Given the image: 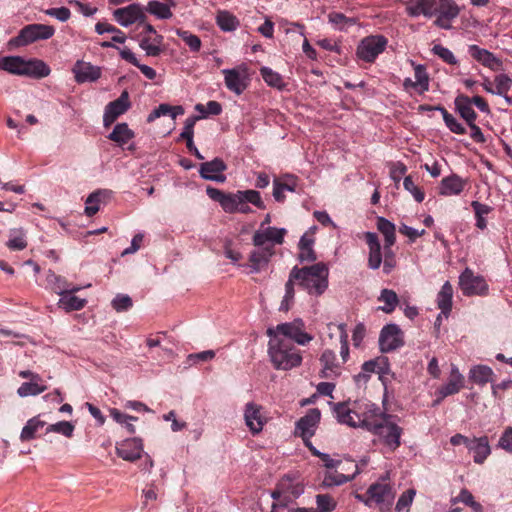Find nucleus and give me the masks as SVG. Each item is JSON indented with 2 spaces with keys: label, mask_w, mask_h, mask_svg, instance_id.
I'll list each match as a JSON object with an SVG mask.
<instances>
[{
  "label": "nucleus",
  "mask_w": 512,
  "mask_h": 512,
  "mask_svg": "<svg viewBox=\"0 0 512 512\" xmlns=\"http://www.w3.org/2000/svg\"><path fill=\"white\" fill-rule=\"evenodd\" d=\"M404 345V335L397 324H386L380 331L379 348L383 353L394 351Z\"/></svg>",
  "instance_id": "nucleus-8"
},
{
  "label": "nucleus",
  "mask_w": 512,
  "mask_h": 512,
  "mask_svg": "<svg viewBox=\"0 0 512 512\" xmlns=\"http://www.w3.org/2000/svg\"><path fill=\"white\" fill-rule=\"evenodd\" d=\"M367 495L370 496L372 503L387 507L391 505L394 498L391 485L383 482H377L370 485L367 490Z\"/></svg>",
  "instance_id": "nucleus-21"
},
{
  "label": "nucleus",
  "mask_w": 512,
  "mask_h": 512,
  "mask_svg": "<svg viewBox=\"0 0 512 512\" xmlns=\"http://www.w3.org/2000/svg\"><path fill=\"white\" fill-rule=\"evenodd\" d=\"M348 464L353 467L351 474H343L337 471L327 472L323 478V485L327 487L340 486L353 480L360 473L359 466L358 463H354L353 461H349Z\"/></svg>",
  "instance_id": "nucleus-29"
},
{
  "label": "nucleus",
  "mask_w": 512,
  "mask_h": 512,
  "mask_svg": "<svg viewBox=\"0 0 512 512\" xmlns=\"http://www.w3.org/2000/svg\"><path fill=\"white\" fill-rule=\"evenodd\" d=\"M456 111L459 113L467 124H471L476 121L477 114L472 108L470 103V97L464 94H459L454 100Z\"/></svg>",
  "instance_id": "nucleus-33"
},
{
  "label": "nucleus",
  "mask_w": 512,
  "mask_h": 512,
  "mask_svg": "<svg viewBox=\"0 0 512 512\" xmlns=\"http://www.w3.org/2000/svg\"><path fill=\"white\" fill-rule=\"evenodd\" d=\"M113 197V191L109 189H98L87 197L85 214L88 217L94 216L100 209V204H107Z\"/></svg>",
  "instance_id": "nucleus-25"
},
{
  "label": "nucleus",
  "mask_w": 512,
  "mask_h": 512,
  "mask_svg": "<svg viewBox=\"0 0 512 512\" xmlns=\"http://www.w3.org/2000/svg\"><path fill=\"white\" fill-rule=\"evenodd\" d=\"M227 169V165L221 158H214L211 161L204 162L200 165L199 174L205 180L215 182H224L226 176L222 173Z\"/></svg>",
  "instance_id": "nucleus-19"
},
{
  "label": "nucleus",
  "mask_w": 512,
  "mask_h": 512,
  "mask_svg": "<svg viewBox=\"0 0 512 512\" xmlns=\"http://www.w3.org/2000/svg\"><path fill=\"white\" fill-rule=\"evenodd\" d=\"M494 375L493 370L486 365H476L470 369L469 378L470 380L478 385H485L492 381Z\"/></svg>",
  "instance_id": "nucleus-41"
},
{
  "label": "nucleus",
  "mask_w": 512,
  "mask_h": 512,
  "mask_svg": "<svg viewBox=\"0 0 512 512\" xmlns=\"http://www.w3.org/2000/svg\"><path fill=\"white\" fill-rule=\"evenodd\" d=\"M144 10L156 16L158 19H169L172 17L170 7L160 1H149Z\"/></svg>",
  "instance_id": "nucleus-50"
},
{
  "label": "nucleus",
  "mask_w": 512,
  "mask_h": 512,
  "mask_svg": "<svg viewBox=\"0 0 512 512\" xmlns=\"http://www.w3.org/2000/svg\"><path fill=\"white\" fill-rule=\"evenodd\" d=\"M262 407L254 402L245 405L244 420L250 432L255 435L263 430L266 419L261 413Z\"/></svg>",
  "instance_id": "nucleus-18"
},
{
  "label": "nucleus",
  "mask_w": 512,
  "mask_h": 512,
  "mask_svg": "<svg viewBox=\"0 0 512 512\" xmlns=\"http://www.w3.org/2000/svg\"><path fill=\"white\" fill-rule=\"evenodd\" d=\"M304 322L297 318L292 322L278 324L275 328H268L267 334L270 338L282 335L287 340H293L299 345H306L313 337L304 331Z\"/></svg>",
  "instance_id": "nucleus-4"
},
{
  "label": "nucleus",
  "mask_w": 512,
  "mask_h": 512,
  "mask_svg": "<svg viewBox=\"0 0 512 512\" xmlns=\"http://www.w3.org/2000/svg\"><path fill=\"white\" fill-rule=\"evenodd\" d=\"M111 305L117 312H124L128 311L133 306V302L129 295L117 294L112 300Z\"/></svg>",
  "instance_id": "nucleus-63"
},
{
  "label": "nucleus",
  "mask_w": 512,
  "mask_h": 512,
  "mask_svg": "<svg viewBox=\"0 0 512 512\" xmlns=\"http://www.w3.org/2000/svg\"><path fill=\"white\" fill-rule=\"evenodd\" d=\"M464 386V377L459 372L458 368L453 365L451 368L450 376L448 382L442 385L437 391L436 394H441L442 398H446L450 395H454L458 393Z\"/></svg>",
  "instance_id": "nucleus-27"
},
{
  "label": "nucleus",
  "mask_w": 512,
  "mask_h": 512,
  "mask_svg": "<svg viewBox=\"0 0 512 512\" xmlns=\"http://www.w3.org/2000/svg\"><path fill=\"white\" fill-rule=\"evenodd\" d=\"M45 425L46 422L41 420L39 416L29 419L25 426L22 428L20 440L25 442L34 439L37 436L39 430H41Z\"/></svg>",
  "instance_id": "nucleus-42"
},
{
  "label": "nucleus",
  "mask_w": 512,
  "mask_h": 512,
  "mask_svg": "<svg viewBox=\"0 0 512 512\" xmlns=\"http://www.w3.org/2000/svg\"><path fill=\"white\" fill-rule=\"evenodd\" d=\"M55 33V29L51 25L46 24H29L24 26L18 35L11 40L16 46H26L39 40H47Z\"/></svg>",
  "instance_id": "nucleus-5"
},
{
  "label": "nucleus",
  "mask_w": 512,
  "mask_h": 512,
  "mask_svg": "<svg viewBox=\"0 0 512 512\" xmlns=\"http://www.w3.org/2000/svg\"><path fill=\"white\" fill-rule=\"evenodd\" d=\"M176 34L186 43L192 52H198L200 50L201 40L197 35L182 29H177Z\"/></svg>",
  "instance_id": "nucleus-55"
},
{
  "label": "nucleus",
  "mask_w": 512,
  "mask_h": 512,
  "mask_svg": "<svg viewBox=\"0 0 512 512\" xmlns=\"http://www.w3.org/2000/svg\"><path fill=\"white\" fill-rule=\"evenodd\" d=\"M113 17L122 27H128L134 23L141 25L146 20L145 10L139 3H132L114 10Z\"/></svg>",
  "instance_id": "nucleus-12"
},
{
  "label": "nucleus",
  "mask_w": 512,
  "mask_h": 512,
  "mask_svg": "<svg viewBox=\"0 0 512 512\" xmlns=\"http://www.w3.org/2000/svg\"><path fill=\"white\" fill-rule=\"evenodd\" d=\"M216 23L224 32L235 31L239 26V20L228 11H218L216 15Z\"/></svg>",
  "instance_id": "nucleus-47"
},
{
  "label": "nucleus",
  "mask_w": 512,
  "mask_h": 512,
  "mask_svg": "<svg viewBox=\"0 0 512 512\" xmlns=\"http://www.w3.org/2000/svg\"><path fill=\"white\" fill-rule=\"evenodd\" d=\"M25 59L20 56H6L0 59V70L24 76Z\"/></svg>",
  "instance_id": "nucleus-37"
},
{
  "label": "nucleus",
  "mask_w": 512,
  "mask_h": 512,
  "mask_svg": "<svg viewBox=\"0 0 512 512\" xmlns=\"http://www.w3.org/2000/svg\"><path fill=\"white\" fill-rule=\"evenodd\" d=\"M459 286L465 296L486 295L488 292V285L484 278L475 275L469 268L460 274Z\"/></svg>",
  "instance_id": "nucleus-11"
},
{
  "label": "nucleus",
  "mask_w": 512,
  "mask_h": 512,
  "mask_svg": "<svg viewBox=\"0 0 512 512\" xmlns=\"http://www.w3.org/2000/svg\"><path fill=\"white\" fill-rule=\"evenodd\" d=\"M46 282L51 290L60 296L67 292L69 283L67 279L51 270L46 275Z\"/></svg>",
  "instance_id": "nucleus-48"
},
{
  "label": "nucleus",
  "mask_w": 512,
  "mask_h": 512,
  "mask_svg": "<svg viewBox=\"0 0 512 512\" xmlns=\"http://www.w3.org/2000/svg\"><path fill=\"white\" fill-rule=\"evenodd\" d=\"M320 362L323 366L321 377L332 378L337 377L340 374L337 357L333 350L326 349L320 357Z\"/></svg>",
  "instance_id": "nucleus-32"
},
{
  "label": "nucleus",
  "mask_w": 512,
  "mask_h": 512,
  "mask_svg": "<svg viewBox=\"0 0 512 512\" xmlns=\"http://www.w3.org/2000/svg\"><path fill=\"white\" fill-rule=\"evenodd\" d=\"M304 493V487L300 483H292L288 478H283L282 502H273L271 512H280V509H290V505Z\"/></svg>",
  "instance_id": "nucleus-14"
},
{
  "label": "nucleus",
  "mask_w": 512,
  "mask_h": 512,
  "mask_svg": "<svg viewBox=\"0 0 512 512\" xmlns=\"http://www.w3.org/2000/svg\"><path fill=\"white\" fill-rule=\"evenodd\" d=\"M38 381L39 380H34L22 383L17 390V394L20 397L36 396L41 394L47 389V387L45 385H40Z\"/></svg>",
  "instance_id": "nucleus-51"
},
{
  "label": "nucleus",
  "mask_w": 512,
  "mask_h": 512,
  "mask_svg": "<svg viewBox=\"0 0 512 512\" xmlns=\"http://www.w3.org/2000/svg\"><path fill=\"white\" fill-rule=\"evenodd\" d=\"M495 95H505L512 87V79L507 74H498L494 79Z\"/></svg>",
  "instance_id": "nucleus-60"
},
{
  "label": "nucleus",
  "mask_w": 512,
  "mask_h": 512,
  "mask_svg": "<svg viewBox=\"0 0 512 512\" xmlns=\"http://www.w3.org/2000/svg\"><path fill=\"white\" fill-rule=\"evenodd\" d=\"M364 238L369 249L367 265L371 270H377L383 257L379 238L375 232H365Z\"/></svg>",
  "instance_id": "nucleus-22"
},
{
  "label": "nucleus",
  "mask_w": 512,
  "mask_h": 512,
  "mask_svg": "<svg viewBox=\"0 0 512 512\" xmlns=\"http://www.w3.org/2000/svg\"><path fill=\"white\" fill-rule=\"evenodd\" d=\"M468 53L474 60L491 70H497L502 65V62L492 52L478 45H469Z\"/></svg>",
  "instance_id": "nucleus-26"
},
{
  "label": "nucleus",
  "mask_w": 512,
  "mask_h": 512,
  "mask_svg": "<svg viewBox=\"0 0 512 512\" xmlns=\"http://www.w3.org/2000/svg\"><path fill=\"white\" fill-rule=\"evenodd\" d=\"M257 249L251 251L249 255V267L251 273H259L265 269L271 257L275 254V249L272 244L266 246H256Z\"/></svg>",
  "instance_id": "nucleus-17"
},
{
  "label": "nucleus",
  "mask_w": 512,
  "mask_h": 512,
  "mask_svg": "<svg viewBox=\"0 0 512 512\" xmlns=\"http://www.w3.org/2000/svg\"><path fill=\"white\" fill-rule=\"evenodd\" d=\"M260 74L268 86L277 88L279 90H282L285 87L282 76L271 68L262 67L260 69Z\"/></svg>",
  "instance_id": "nucleus-49"
},
{
  "label": "nucleus",
  "mask_w": 512,
  "mask_h": 512,
  "mask_svg": "<svg viewBox=\"0 0 512 512\" xmlns=\"http://www.w3.org/2000/svg\"><path fill=\"white\" fill-rule=\"evenodd\" d=\"M467 449L469 452L473 453V461L476 464H483L491 454V448L487 436L472 438Z\"/></svg>",
  "instance_id": "nucleus-28"
},
{
  "label": "nucleus",
  "mask_w": 512,
  "mask_h": 512,
  "mask_svg": "<svg viewBox=\"0 0 512 512\" xmlns=\"http://www.w3.org/2000/svg\"><path fill=\"white\" fill-rule=\"evenodd\" d=\"M328 19L329 22L339 30H345L348 27L355 25L357 22L355 18H349L341 12L329 13Z\"/></svg>",
  "instance_id": "nucleus-52"
},
{
  "label": "nucleus",
  "mask_w": 512,
  "mask_h": 512,
  "mask_svg": "<svg viewBox=\"0 0 512 512\" xmlns=\"http://www.w3.org/2000/svg\"><path fill=\"white\" fill-rule=\"evenodd\" d=\"M77 83L94 82L101 77V69L89 62L77 61L73 67Z\"/></svg>",
  "instance_id": "nucleus-24"
},
{
  "label": "nucleus",
  "mask_w": 512,
  "mask_h": 512,
  "mask_svg": "<svg viewBox=\"0 0 512 512\" xmlns=\"http://www.w3.org/2000/svg\"><path fill=\"white\" fill-rule=\"evenodd\" d=\"M452 297H453V288L449 281H446L441 290L437 294V307L441 310V314L445 317L451 312L452 309Z\"/></svg>",
  "instance_id": "nucleus-35"
},
{
  "label": "nucleus",
  "mask_w": 512,
  "mask_h": 512,
  "mask_svg": "<svg viewBox=\"0 0 512 512\" xmlns=\"http://www.w3.org/2000/svg\"><path fill=\"white\" fill-rule=\"evenodd\" d=\"M368 405L369 404L366 405L367 411L362 416L356 412L355 407L349 408L346 402H339L334 404L333 410L339 423L348 425L353 428L361 427L365 429V426L362 424V422L369 420L371 416V413L368 412Z\"/></svg>",
  "instance_id": "nucleus-7"
},
{
  "label": "nucleus",
  "mask_w": 512,
  "mask_h": 512,
  "mask_svg": "<svg viewBox=\"0 0 512 512\" xmlns=\"http://www.w3.org/2000/svg\"><path fill=\"white\" fill-rule=\"evenodd\" d=\"M7 247L13 251H21L27 247L26 233L22 228H14L9 231Z\"/></svg>",
  "instance_id": "nucleus-45"
},
{
  "label": "nucleus",
  "mask_w": 512,
  "mask_h": 512,
  "mask_svg": "<svg viewBox=\"0 0 512 512\" xmlns=\"http://www.w3.org/2000/svg\"><path fill=\"white\" fill-rule=\"evenodd\" d=\"M294 273V267L291 269L289 273L288 280L285 284V294L280 304V311H288L291 307V305L294 302L295 297V290H294V283H298V278H293Z\"/></svg>",
  "instance_id": "nucleus-46"
},
{
  "label": "nucleus",
  "mask_w": 512,
  "mask_h": 512,
  "mask_svg": "<svg viewBox=\"0 0 512 512\" xmlns=\"http://www.w3.org/2000/svg\"><path fill=\"white\" fill-rule=\"evenodd\" d=\"M285 191L294 192L295 183H282L278 179L273 182V197L277 202H283L285 200Z\"/></svg>",
  "instance_id": "nucleus-58"
},
{
  "label": "nucleus",
  "mask_w": 512,
  "mask_h": 512,
  "mask_svg": "<svg viewBox=\"0 0 512 512\" xmlns=\"http://www.w3.org/2000/svg\"><path fill=\"white\" fill-rule=\"evenodd\" d=\"M317 509L314 508H296L293 512H331L336 508V501L328 494L316 495Z\"/></svg>",
  "instance_id": "nucleus-38"
},
{
  "label": "nucleus",
  "mask_w": 512,
  "mask_h": 512,
  "mask_svg": "<svg viewBox=\"0 0 512 512\" xmlns=\"http://www.w3.org/2000/svg\"><path fill=\"white\" fill-rule=\"evenodd\" d=\"M382 257L383 263V273L388 275L392 272V270L396 267V258L395 253L392 250V246L384 245V252Z\"/></svg>",
  "instance_id": "nucleus-61"
},
{
  "label": "nucleus",
  "mask_w": 512,
  "mask_h": 512,
  "mask_svg": "<svg viewBox=\"0 0 512 512\" xmlns=\"http://www.w3.org/2000/svg\"><path fill=\"white\" fill-rule=\"evenodd\" d=\"M142 452L143 443L141 438H128L116 444L117 455L125 461H136L141 458Z\"/></svg>",
  "instance_id": "nucleus-16"
},
{
  "label": "nucleus",
  "mask_w": 512,
  "mask_h": 512,
  "mask_svg": "<svg viewBox=\"0 0 512 512\" xmlns=\"http://www.w3.org/2000/svg\"><path fill=\"white\" fill-rule=\"evenodd\" d=\"M363 374H359L358 377L363 376L369 378L370 373H376L379 375L380 381L386 386V375L391 373L390 363L387 357L380 356L375 359L366 361L362 365Z\"/></svg>",
  "instance_id": "nucleus-20"
},
{
  "label": "nucleus",
  "mask_w": 512,
  "mask_h": 512,
  "mask_svg": "<svg viewBox=\"0 0 512 512\" xmlns=\"http://www.w3.org/2000/svg\"><path fill=\"white\" fill-rule=\"evenodd\" d=\"M195 110L201 114V118H205L209 115L217 116L221 114L222 106L219 102L211 100L207 102L206 106L201 103L196 104Z\"/></svg>",
  "instance_id": "nucleus-54"
},
{
  "label": "nucleus",
  "mask_w": 512,
  "mask_h": 512,
  "mask_svg": "<svg viewBox=\"0 0 512 512\" xmlns=\"http://www.w3.org/2000/svg\"><path fill=\"white\" fill-rule=\"evenodd\" d=\"M465 187V181L458 175L452 174L441 180L439 193L444 196L459 195Z\"/></svg>",
  "instance_id": "nucleus-31"
},
{
  "label": "nucleus",
  "mask_w": 512,
  "mask_h": 512,
  "mask_svg": "<svg viewBox=\"0 0 512 512\" xmlns=\"http://www.w3.org/2000/svg\"><path fill=\"white\" fill-rule=\"evenodd\" d=\"M415 494L416 491L414 489H408L404 493H402L396 503V511L401 512L404 509L408 508L412 504Z\"/></svg>",
  "instance_id": "nucleus-64"
},
{
  "label": "nucleus",
  "mask_w": 512,
  "mask_h": 512,
  "mask_svg": "<svg viewBox=\"0 0 512 512\" xmlns=\"http://www.w3.org/2000/svg\"><path fill=\"white\" fill-rule=\"evenodd\" d=\"M294 273L298 285L311 296H321L328 288L329 269L323 262L302 268L294 266Z\"/></svg>",
  "instance_id": "nucleus-2"
},
{
  "label": "nucleus",
  "mask_w": 512,
  "mask_h": 512,
  "mask_svg": "<svg viewBox=\"0 0 512 512\" xmlns=\"http://www.w3.org/2000/svg\"><path fill=\"white\" fill-rule=\"evenodd\" d=\"M415 84L419 85V93L429 90V77L423 65H416L414 68Z\"/></svg>",
  "instance_id": "nucleus-57"
},
{
  "label": "nucleus",
  "mask_w": 512,
  "mask_h": 512,
  "mask_svg": "<svg viewBox=\"0 0 512 512\" xmlns=\"http://www.w3.org/2000/svg\"><path fill=\"white\" fill-rule=\"evenodd\" d=\"M222 74L224 75L225 86L229 91L241 95L247 89L250 79L245 65L223 69Z\"/></svg>",
  "instance_id": "nucleus-9"
},
{
  "label": "nucleus",
  "mask_w": 512,
  "mask_h": 512,
  "mask_svg": "<svg viewBox=\"0 0 512 512\" xmlns=\"http://www.w3.org/2000/svg\"><path fill=\"white\" fill-rule=\"evenodd\" d=\"M50 67L42 60H25L24 76L41 79L50 74Z\"/></svg>",
  "instance_id": "nucleus-34"
},
{
  "label": "nucleus",
  "mask_w": 512,
  "mask_h": 512,
  "mask_svg": "<svg viewBox=\"0 0 512 512\" xmlns=\"http://www.w3.org/2000/svg\"><path fill=\"white\" fill-rule=\"evenodd\" d=\"M368 407L371 416L369 420L362 422L365 429L376 435L387 451H396L401 445L403 429L396 423L391 422V415L381 412L375 404L368 405Z\"/></svg>",
  "instance_id": "nucleus-1"
},
{
  "label": "nucleus",
  "mask_w": 512,
  "mask_h": 512,
  "mask_svg": "<svg viewBox=\"0 0 512 512\" xmlns=\"http://www.w3.org/2000/svg\"><path fill=\"white\" fill-rule=\"evenodd\" d=\"M378 301L383 302L384 305L379 309L386 314H391L399 303V298L394 290L384 288L381 290Z\"/></svg>",
  "instance_id": "nucleus-43"
},
{
  "label": "nucleus",
  "mask_w": 512,
  "mask_h": 512,
  "mask_svg": "<svg viewBox=\"0 0 512 512\" xmlns=\"http://www.w3.org/2000/svg\"><path fill=\"white\" fill-rule=\"evenodd\" d=\"M240 199L238 191L236 193H225L221 207L227 213H235L238 205L241 204Z\"/></svg>",
  "instance_id": "nucleus-56"
},
{
  "label": "nucleus",
  "mask_w": 512,
  "mask_h": 512,
  "mask_svg": "<svg viewBox=\"0 0 512 512\" xmlns=\"http://www.w3.org/2000/svg\"><path fill=\"white\" fill-rule=\"evenodd\" d=\"M86 303V299L65 292L60 296L57 305L59 308L63 309L66 312H72L81 310L82 308L85 307Z\"/></svg>",
  "instance_id": "nucleus-39"
},
{
  "label": "nucleus",
  "mask_w": 512,
  "mask_h": 512,
  "mask_svg": "<svg viewBox=\"0 0 512 512\" xmlns=\"http://www.w3.org/2000/svg\"><path fill=\"white\" fill-rule=\"evenodd\" d=\"M321 412L318 408H312L298 419L295 423L294 435L300 437L303 441L311 439L320 423Z\"/></svg>",
  "instance_id": "nucleus-10"
},
{
  "label": "nucleus",
  "mask_w": 512,
  "mask_h": 512,
  "mask_svg": "<svg viewBox=\"0 0 512 512\" xmlns=\"http://www.w3.org/2000/svg\"><path fill=\"white\" fill-rule=\"evenodd\" d=\"M387 38L383 35H371L361 40L357 47L359 59L371 63L381 54L387 46Z\"/></svg>",
  "instance_id": "nucleus-6"
},
{
  "label": "nucleus",
  "mask_w": 512,
  "mask_h": 512,
  "mask_svg": "<svg viewBox=\"0 0 512 512\" xmlns=\"http://www.w3.org/2000/svg\"><path fill=\"white\" fill-rule=\"evenodd\" d=\"M131 107L129 93L123 90L121 95L114 101L109 102L104 109L103 125L104 127L111 126L116 119L126 113Z\"/></svg>",
  "instance_id": "nucleus-13"
},
{
  "label": "nucleus",
  "mask_w": 512,
  "mask_h": 512,
  "mask_svg": "<svg viewBox=\"0 0 512 512\" xmlns=\"http://www.w3.org/2000/svg\"><path fill=\"white\" fill-rule=\"evenodd\" d=\"M268 354L277 370H290L298 367L302 362L300 351L294 347L291 341L278 336L270 338Z\"/></svg>",
  "instance_id": "nucleus-3"
},
{
  "label": "nucleus",
  "mask_w": 512,
  "mask_h": 512,
  "mask_svg": "<svg viewBox=\"0 0 512 512\" xmlns=\"http://www.w3.org/2000/svg\"><path fill=\"white\" fill-rule=\"evenodd\" d=\"M459 12L460 9L453 0L447 1L435 15L434 25L445 30L452 29L451 22L457 18Z\"/></svg>",
  "instance_id": "nucleus-23"
},
{
  "label": "nucleus",
  "mask_w": 512,
  "mask_h": 512,
  "mask_svg": "<svg viewBox=\"0 0 512 512\" xmlns=\"http://www.w3.org/2000/svg\"><path fill=\"white\" fill-rule=\"evenodd\" d=\"M238 192H239V196L241 198L240 199L241 203H243V202L251 203L252 205L256 206L259 209L266 208V206L261 198V195L258 191L249 189V190H244V191L239 190Z\"/></svg>",
  "instance_id": "nucleus-53"
},
{
  "label": "nucleus",
  "mask_w": 512,
  "mask_h": 512,
  "mask_svg": "<svg viewBox=\"0 0 512 512\" xmlns=\"http://www.w3.org/2000/svg\"><path fill=\"white\" fill-rule=\"evenodd\" d=\"M314 239L307 237L306 234H304L299 241V260L301 262H314L317 259L316 253L313 249Z\"/></svg>",
  "instance_id": "nucleus-44"
},
{
  "label": "nucleus",
  "mask_w": 512,
  "mask_h": 512,
  "mask_svg": "<svg viewBox=\"0 0 512 512\" xmlns=\"http://www.w3.org/2000/svg\"><path fill=\"white\" fill-rule=\"evenodd\" d=\"M134 136L135 133L129 128L127 123H117L107 138L122 147L133 139Z\"/></svg>",
  "instance_id": "nucleus-36"
},
{
  "label": "nucleus",
  "mask_w": 512,
  "mask_h": 512,
  "mask_svg": "<svg viewBox=\"0 0 512 512\" xmlns=\"http://www.w3.org/2000/svg\"><path fill=\"white\" fill-rule=\"evenodd\" d=\"M432 52L449 65L458 64V60L453 54V52L441 44L434 45L432 48Z\"/></svg>",
  "instance_id": "nucleus-59"
},
{
  "label": "nucleus",
  "mask_w": 512,
  "mask_h": 512,
  "mask_svg": "<svg viewBox=\"0 0 512 512\" xmlns=\"http://www.w3.org/2000/svg\"><path fill=\"white\" fill-rule=\"evenodd\" d=\"M95 31L99 35H102L104 33H113L114 34L111 38V41H104L100 44V46L102 48H115V45L113 44L114 42L123 44L126 41L125 34L120 29H118L117 27H115L109 23L98 22L95 25Z\"/></svg>",
  "instance_id": "nucleus-30"
},
{
  "label": "nucleus",
  "mask_w": 512,
  "mask_h": 512,
  "mask_svg": "<svg viewBox=\"0 0 512 512\" xmlns=\"http://www.w3.org/2000/svg\"><path fill=\"white\" fill-rule=\"evenodd\" d=\"M377 229L384 236V245L393 246L396 242V227L394 223L386 219L385 217L379 216L377 218Z\"/></svg>",
  "instance_id": "nucleus-40"
},
{
  "label": "nucleus",
  "mask_w": 512,
  "mask_h": 512,
  "mask_svg": "<svg viewBox=\"0 0 512 512\" xmlns=\"http://www.w3.org/2000/svg\"><path fill=\"white\" fill-rule=\"evenodd\" d=\"M74 431V425L68 421H59L55 424H51L46 428V433L56 432L66 437H72Z\"/></svg>",
  "instance_id": "nucleus-62"
},
{
  "label": "nucleus",
  "mask_w": 512,
  "mask_h": 512,
  "mask_svg": "<svg viewBox=\"0 0 512 512\" xmlns=\"http://www.w3.org/2000/svg\"><path fill=\"white\" fill-rule=\"evenodd\" d=\"M285 228L267 227L265 229H258L252 238L254 246H266L272 244L275 249L276 244H282L284 242V236L286 234Z\"/></svg>",
  "instance_id": "nucleus-15"
}]
</instances>
